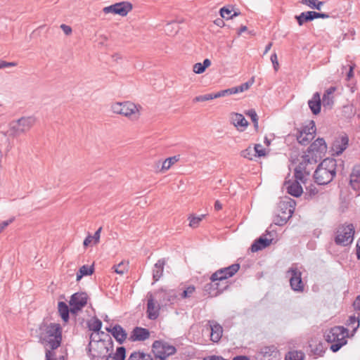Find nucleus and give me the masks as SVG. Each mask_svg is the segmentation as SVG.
<instances>
[{
  "mask_svg": "<svg viewBox=\"0 0 360 360\" xmlns=\"http://www.w3.org/2000/svg\"><path fill=\"white\" fill-rule=\"evenodd\" d=\"M239 269L240 265L238 264H233L228 267L217 270L211 276V283L205 285L204 290L210 297L217 296L228 288L226 280L237 273Z\"/></svg>",
  "mask_w": 360,
  "mask_h": 360,
  "instance_id": "1",
  "label": "nucleus"
},
{
  "mask_svg": "<svg viewBox=\"0 0 360 360\" xmlns=\"http://www.w3.org/2000/svg\"><path fill=\"white\" fill-rule=\"evenodd\" d=\"M39 340L48 345L52 350L58 349L62 342V327L59 323L42 322L39 325Z\"/></svg>",
  "mask_w": 360,
  "mask_h": 360,
  "instance_id": "2",
  "label": "nucleus"
},
{
  "mask_svg": "<svg viewBox=\"0 0 360 360\" xmlns=\"http://www.w3.org/2000/svg\"><path fill=\"white\" fill-rule=\"evenodd\" d=\"M337 167V161L335 159H324L314 172L315 182L319 185H326L331 182L336 174Z\"/></svg>",
  "mask_w": 360,
  "mask_h": 360,
  "instance_id": "3",
  "label": "nucleus"
},
{
  "mask_svg": "<svg viewBox=\"0 0 360 360\" xmlns=\"http://www.w3.org/2000/svg\"><path fill=\"white\" fill-rule=\"evenodd\" d=\"M36 120L34 117H22L9 122L8 128L6 134L8 137L16 138L21 134H25L35 124Z\"/></svg>",
  "mask_w": 360,
  "mask_h": 360,
  "instance_id": "4",
  "label": "nucleus"
},
{
  "mask_svg": "<svg viewBox=\"0 0 360 360\" xmlns=\"http://www.w3.org/2000/svg\"><path fill=\"white\" fill-rule=\"evenodd\" d=\"M347 328L343 326H335L326 333L325 338L328 342L333 343L330 346V349L336 352L347 343Z\"/></svg>",
  "mask_w": 360,
  "mask_h": 360,
  "instance_id": "5",
  "label": "nucleus"
},
{
  "mask_svg": "<svg viewBox=\"0 0 360 360\" xmlns=\"http://www.w3.org/2000/svg\"><path fill=\"white\" fill-rule=\"evenodd\" d=\"M140 105H136L129 101L117 102L113 103L111 109L114 113L120 114L129 117L131 120H138L140 116Z\"/></svg>",
  "mask_w": 360,
  "mask_h": 360,
  "instance_id": "6",
  "label": "nucleus"
},
{
  "mask_svg": "<svg viewBox=\"0 0 360 360\" xmlns=\"http://www.w3.org/2000/svg\"><path fill=\"white\" fill-rule=\"evenodd\" d=\"M354 227L352 224L341 225L337 230L335 243L342 246L350 245L354 240Z\"/></svg>",
  "mask_w": 360,
  "mask_h": 360,
  "instance_id": "7",
  "label": "nucleus"
},
{
  "mask_svg": "<svg viewBox=\"0 0 360 360\" xmlns=\"http://www.w3.org/2000/svg\"><path fill=\"white\" fill-rule=\"evenodd\" d=\"M254 358L255 360H278L280 359V353L274 345L264 346L258 349Z\"/></svg>",
  "mask_w": 360,
  "mask_h": 360,
  "instance_id": "8",
  "label": "nucleus"
},
{
  "mask_svg": "<svg viewBox=\"0 0 360 360\" xmlns=\"http://www.w3.org/2000/svg\"><path fill=\"white\" fill-rule=\"evenodd\" d=\"M88 295L86 292L74 293L70 300V312L77 314L87 304Z\"/></svg>",
  "mask_w": 360,
  "mask_h": 360,
  "instance_id": "9",
  "label": "nucleus"
},
{
  "mask_svg": "<svg viewBox=\"0 0 360 360\" xmlns=\"http://www.w3.org/2000/svg\"><path fill=\"white\" fill-rule=\"evenodd\" d=\"M290 275V285L294 291L302 292L304 283L302 280V273L297 267L292 266L287 271Z\"/></svg>",
  "mask_w": 360,
  "mask_h": 360,
  "instance_id": "10",
  "label": "nucleus"
},
{
  "mask_svg": "<svg viewBox=\"0 0 360 360\" xmlns=\"http://www.w3.org/2000/svg\"><path fill=\"white\" fill-rule=\"evenodd\" d=\"M155 296L162 305H167V303L173 304L177 298V294L174 290L160 289L155 292Z\"/></svg>",
  "mask_w": 360,
  "mask_h": 360,
  "instance_id": "11",
  "label": "nucleus"
},
{
  "mask_svg": "<svg viewBox=\"0 0 360 360\" xmlns=\"http://www.w3.org/2000/svg\"><path fill=\"white\" fill-rule=\"evenodd\" d=\"M348 142L349 139L346 134L338 136L332 144V150L337 155H340L347 148Z\"/></svg>",
  "mask_w": 360,
  "mask_h": 360,
  "instance_id": "12",
  "label": "nucleus"
},
{
  "mask_svg": "<svg viewBox=\"0 0 360 360\" xmlns=\"http://www.w3.org/2000/svg\"><path fill=\"white\" fill-rule=\"evenodd\" d=\"M349 184L352 189L360 195V165L354 166L349 176Z\"/></svg>",
  "mask_w": 360,
  "mask_h": 360,
  "instance_id": "13",
  "label": "nucleus"
},
{
  "mask_svg": "<svg viewBox=\"0 0 360 360\" xmlns=\"http://www.w3.org/2000/svg\"><path fill=\"white\" fill-rule=\"evenodd\" d=\"M295 202L292 199L280 201L278 204V215H288L287 213L290 212L291 217L295 210Z\"/></svg>",
  "mask_w": 360,
  "mask_h": 360,
  "instance_id": "14",
  "label": "nucleus"
},
{
  "mask_svg": "<svg viewBox=\"0 0 360 360\" xmlns=\"http://www.w3.org/2000/svg\"><path fill=\"white\" fill-rule=\"evenodd\" d=\"M152 359L166 360L164 344L159 340H155L152 345Z\"/></svg>",
  "mask_w": 360,
  "mask_h": 360,
  "instance_id": "15",
  "label": "nucleus"
},
{
  "mask_svg": "<svg viewBox=\"0 0 360 360\" xmlns=\"http://www.w3.org/2000/svg\"><path fill=\"white\" fill-rule=\"evenodd\" d=\"M273 238H267L265 235H262L259 238L255 240L251 245V251L252 252H258L269 245L272 243Z\"/></svg>",
  "mask_w": 360,
  "mask_h": 360,
  "instance_id": "16",
  "label": "nucleus"
},
{
  "mask_svg": "<svg viewBox=\"0 0 360 360\" xmlns=\"http://www.w3.org/2000/svg\"><path fill=\"white\" fill-rule=\"evenodd\" d=\"M150 337L148 329L141 327H135L131 333L130 339L132 341H144Z\"/></svg>",
  "mask_w": 360,
  "mask_h": 360,
  "instance_id": "17",
  "label": "nucleus"
},
{
  "mask_svg": "<svg viewBox=\"0 0 360 360\" xmlns=\"http://www.w3.org/2000/svg\"><path fill=\"white\" fill-rule=\"evenodd\" d=\"M106 330L112 333V336L120 344H122L127 338V333L118 324H116L112 329L107 328Z\"/></svg>",
  "mask_w": 360,
  "mask_h": 360,
  "instance_id": "18",
  "label": "nucleus"
},
{
  "mask_svg": "<svg viewBox=\"0 0 360 360\" xmlns=\"http://www.w3.org/2000/svg\"><path fill=\"white\" fill-rule=\"evenodd\" d=\"M231 123L237 128L241 127V131H243L248 126V122L245 120L242 114L233 112L230 115Z\"/></svg>",
  "mask_w": 360,
  "mask_h": 360,
  "instance_id": "19",
  "label": "nucleus"
},
{
  "mask_svg": "<svg viewBox=\"0 0 360 360\" xmlns=\"http://www.w3.org/2000/svg\"><path fill=\"white\" fill-rule=\"evenodd\" d=\"M286 189L288 193L294 196V197H300L302 192V187L300 185V182L297 181H293L292 182L285 181Z\"/></svg>",
  "mask_w": 360,
  "mask_h": 360,
  "instance_id": "20",
  "label": "nucleus"
},
{
  "mask_svg": "<svg viewBox=\"0 0 360 360\" xmlns=\"http://www.w3.org/2000/svg\"><path fill=\"white\" fill-rule=\"evenodd\" d=\"M210 339L214 342H217L220 340L222 333L223 328L221 325L214 321H210Z\"/></svg>",
  "mask_w": 360,
  "mask_h": 360,
  "instance_id": "21",
  "label": "nucleus"
},
{
  "mask_svg": "<svg viewBox=\"0 0 360 360\" xmlns=\"http://www.w3.org/2000/svg\"><path fill=\"white\" fill-rule=\"evenodd\" d=\"M308 105L314 115H318L320 112L321 100L319 92L314 94L312 98L308 101Z\"/></svg>",
  "mask_w": 360,
  "mask_h": 360,
  "instance_id": "22",
  "label": "nucleus"
},
{
  "mask_svg": "<svg viewBox=\"0 0 360 360\" xmlns=\"http://www.w3.org/2000/svg\"><path fill=\"white\" fill-rule=\"evenodd\" d=\"M327 149L323 139L319 138L313 142L308 148L309 152H316L319 154L324 153Z\"/></svg>",
  "mask_w": 360,
  "mask_h": 360,
  "instance_id": "23",
  "label": "nucleus"
},
{
  "mask_svg": "<svg viewBox=\"0 0 360 360\" xmlns=\"http://www.w3.org/2000/svg\"><path fill=\"white\" fill-rule=\"evenodd\" d=\"M133 8L132 4L129 1L116 3V14L126 16Z\"/></svg>",
  "mask_w": 360,
  "mask_h": 360,
  "instance_id": "24",
  "label": "nucleus"
},
{
  "mask_svg": "<svg viewBox=\"0 0 360 360\" xmlns=\"http://www.w3.org/2000/svg\"><path fill=\"white\" fill-rule=\"evenodd\" d=\"M165 263L166 261L165 259H160L155 264L153 270V278L154 281H158L162 276Z\"/></svg>",
  "mask_w": 360,
  "mask_h": 360,
  "instance_id": "25",
  "label": "nucleus"
},
{
  "mask_svg": "<svg viewBox=\"0 0 360 360\" xmlns=\"http://www.w3.org/2000/svg\"><path fill=\"white\" fill-rule=\"evenodd\" d=\"M295 18L298 25L302 26L304 23L315 19L314 11L302 12L299 15H296Z\"/></svg>",
  "mask_w": 360,
  "mask_h": 360,
  "instance_id": "26",
  "label": "nucleus"
},
{
  "mask_svg": "<svg viewBox=\"0 0 360 360\" xmlns=\"http://www.w3.org/2000/svg\"><path fill=\"white\" fill-rule=\"evenodd\" d=\"M147 313L148 319L155 320L158 317V309H155V303L152 295L148 300Z\"/></svg>",
  "mask_w": 360,
  "mask_h": 360,
  "instance_id": "27",
  "label": "nucleus"
},
{
  "mask_svg": "<svg viewBox=\"0 0 360 360\" xmlns=\"http://www.w3.org/2000/svg\"><path fill=\"white\" fill-rule=\"evenodd\" d=\"M58 311L63 321L65 323L68 322L70 312V308L68 307V304L64 302H59L58 303Z\"/></svg>",
  "mask_w": 360,
  "mask_h": 360,
  "instance_id": "28",
  "label": "nucleus"
},
{
  "mask_svg": "<svg viewBox=\"0 0 360 360\" xmlns=\"http://www.w3.org/2000/svg\"><path fill=\"white\" fill-rule=\"evenodd\" d=\"M314 137V135H312L311 132H307L306 129H302L297 136V140L300 144L307 146L310 143Z\"/></svg>",
  "mask_w": 360,
  "mask_h": 360,
  "instance_id": "29",
  "label": "nucleus"
},
{
  "mask_svg": "<svg viewBox=\"0 0 360 360\" xmlns=\"http://www.w3.org/2000/svg\"><path fill=\"white\" fill-rule=\"evenodd\" d=\"M128 360H153L150 354H146L143 352H132Z\"/></svg>",
  "mask_w": 360,
  "mask_h": 360,
  "instance_id": "30",
  "label": "nucleus"
},
{
  "mask_svg": "<svg viewBox=\"0 0 360 360\" xmlns=\"http://www.w3.org/2000/svg\"><path fill=\"white\" fill-rule=\"evenodd\" d=\"M94 273V266L83 265L77 273V281H79L84 276H89Z\"/></svg>",
  "mask_w": 360,
  "mask_h": 360,
  "instance_id": "31",
  "label": "nucleus"
},
{
  "mask_svg": "<svg viewBox=\"0 0 360 360\" xmlns=\"http://www.w3.org/2000/svg\"><path fill=\"white\" fill-rule=\"evenodd\" d=\"M178 160L179 158L177 156H172L165 159L162 163V167L160 169V172H165L168 170Z\"/></svg>",
  "mask_w": 360,
  "mask_h": 360,
  "instance_id": "32",
  "label": "nucleus"
},
{
  "mask_svg": "<svg viewBox=\"0 0 360 360\" xmlns=\"http://www.w3.org/2000/svg\"><path fill=\"white\" fill-rule=\"evenodd\" d=\"M311 163L310 157L309 155H304L302 156V161L295 167V170H300L301 172H308L306 170L307 165Z\"/></svg>",
  "mask_w": 360,
  "mask_h": 360,
  "instance_id": "33",
  "label": "nucleus"
},
{
  "mask_svg": "<svg viewBox=\"0 0 360 360\" xmlns=\"http://www.w3.org/2000/svg\"><path fill=\"white\" fill-rule=\"evenodd\" d=\"M301 3L308 6L311 8L321 10L324 1H318L317 0H302Z\"/></svg>",
  "mask_w": 360,
  "mask_h": 360,
  "instance_id": "34",
  "label": "nucleus"
},
{
  "mask_svg": "<svg viewBox=\"0 0 360 360\" xmlns=\"http://www.w3.org/2000/svg\"><path fill=\"white\" fill-rule=\"evenodd\" d=\"M304 354L302 352L292 351L289 352L285 356V360H303Z\"/></svg>",
  "mask_w": 360,
  "mask_h": 360,
  "instance_id": "35",
  "label": "nucleus"
},
{
  "mask_svg": "<svg viewBox=\"0 0 360 360\" xmlns=\"http://www.w3.org/2000/svg\"><path fill=\"white\" fill-rule=\"evenodd\" d=\"M88 327L90 330L94 332H98L102 327V322L101 320L96 318L94 320L88 322Z\"/></svg>",
  "mask_w": 360,
  "mask_h": 360,
  "instance_id": "36",
  "label": "nucleus"
},
{
  "mask_svg": "<svg viewBox=\"0 0 360 360\" xmlns=\"http://www.w3.org/2000/svg\"><path fill=\"white\" fill-rule=\"evenodd\" d=\"M205 217V214H201L200 216L191 215L188 217L189 226L192 228H196L199 226L200 222Z\"/></svg>",
  "mask_w": 360,
  "mask_h": 360,
  "instance_id": "37",
  "label": "nucleus"
},
{
  "mask_svg": "<svg viewBox=\"0 0 360 360\" xmlns=\"http://www.w3.org/2000/svg\"><path fill=\"white\" fill-rule=\"evenodd\" d=\"M126 357V349L124 347H119L117 348L116 353L114 356H112L113 360H124Z\"/></svg>",
  "mask_w": 360,
  "mask_h": 360,
  "instance_id": "38",
  "label": "nucleus"
},
{
  "mask_svg": "<svg viewBox=\"0 0 360 360\" xmlns=\"http://www.w3.org/2000/svg\"><path fill=\"white\" fill-rule=\"evenodd\" d=\"M287 214L288 215H278V214H277V216L274 219L275 224L283 226L286 224L288 220L290 218V212H288Z\"/></svg>",
  "mask_w": 360,
  "mask_h": 360,
  "instance_id": "39",
  "label": "nucleus"
},
{
  "mask_svg": "<svg viewBox=\"0 0 360 360\" xmlns=\"http://www.w3.org/2000/svg\"><path fill=\"white\" fill-rule=\"evenodd\" d=\"M240 155L246 159L250 160H252L253 158L255 157V154L254 153V150L252 147L249 146L246 149L242 150L240 152Z\"/></svg>",
  "mask_w": 360,
  "mask_h": 360,
  "instance_id": "40",
  "label": "nucleus"
},
{
  "mask_svg": "<svg viewBox=\"0 0 360 360\" xmlns=\"http://www.w3.org/2000/svg\"><path fill=\"white\" fill-rule=\"evenodd\" d=\"M309 174V172H301L300 170H295L294 176H295V179L294 181H297L299 182H302L304 184L306 181V176H308Z\"/></svg>",
  "mask_w": 360,
  "mask_h": 360,
  "instance_id": "41",
  "label": "nucleus"
},
{
  "mask_svg": "<svg viewBox=\"0 0 360 360\" xmlns=\"http://www.w3.org/2000/svg\"><path fill=\"white\" fill-rule=\"evenodd\" d=\"M216 98L214 93L207 94L205 95H200L194 98V102H203Z\"/></svg>",
  "mask_w": 360,
  "mask_h": 360,
  "instance_id": "42",
  "label": "nucleus"
},
{
  "mask_svg": "<svg viewBox=\"0 0 360 360\" xmlns=\"http://www.w3.org/2000/svg\"><path fill=\"white\" fill-rule=\"evenodd\" d=\"M347 324L353 327V332L355 333L359 326V319L355 316H351L347 321Z\"/></svg>",
  "mask_w": 360,
  "mask_h": 360,
  "instance_id": "43",
  "label": "nucleus"
},
{
  "mask_svg": "<svg viewBox=\"0 0 360 360\" xmlns=\"http://www.w3.org/2000/svg\"><path fill=\"white\" fill-rule=\"evenodd\" d=\"M232 94H236L234 91L233 87L226 89L224 90L219 91L217 93H214V96H216V98H220V97H224L227 96H230Z\"/></svg>",
  "mask_w": 360,
  "mask_h": 360,
  "instance_id": "44",
  "label": "nucleus"
},
{
  "mask_svg": "<svg viewBox=\"0 0 360 360\" xmlns=\"http://www.w3.org/2000/svg\"><path fill=\"white\" fill-rule=\"evenodd\" d=\"M113 269L117 274L122 275L127 271V264L122 262L117 265H115Z\"/></svg>",
  "mask_w": 360,
  "mask_h": 360,
  "instance_id": "45",
  "label": "nucleus"
},
{
  "mask_svg": "<svg viewBox=\"0 0 360 360\" xmlns=\"http://www.w3.org/2000/svg\"><path fill=\"white\" fill-rule=\"evenodd\" d=\"M195 290V288L193 285H189L181 292V297L182 299L191 297Z\"/></svg>",
  "mask_w": 360,
  "mask_h": 360,
  "instance_id": "46",
  "label": "nucleus"
},
{
  "mask_svg": "<svg viewBox=\"0 0 360 360\" xmlns=\"http://www.w3.org/2000/svg\"><path fill=\"white\" fill-rule=\"evenodd\" d=\"M321 102L325 108L328 107L330 108L333 104V96L323 94Z\"/></svg>",
  "mask_w": 360,
  "mask_h": 360,
  "instance_id": "47",
  "label": "nucleus"
},
{
  "mask_svg": "<svg viewBox=\"0 0 360 360\" xmlns=\"http://www.w3.org/2000/svg\"><path fill=\"white\" fill-rule=\"evenodd\" d=\"M311 351L315 355L321 356L325 352V347L322 343L319 342L311 349Z\"/></svg>",
  "mask_w": 360,
  "mask_h": 360,
  "instance_id": "48",
  "label": "nucleus"
},
{
  "mask_svg": "<svg viewBox=\"0 0 360 360\" xmlns=\"http://www.w3.org/2000/svg\"><path fill=\"white\" fill-rule=\"evenodd\" d=\"M252 84V82H248L242 84L240 86H234L233 89H234L235 94L243 92V91L248 90Z\"/></svg>",
  "mask_w": 360,
  "mask_h": 360,
  "instance_id": "49",
  "label": "nucleus"
},
{
  "mask_svg": "<svg viewBox=\"0 0 360 360\" xmlns=\"http://www.w3.org/2000/svg\"><path fill=\"white\" fill-rule=\"evenodd\" d=\"M254 153L255 154V157H263L265 156V150L262 148V146L261 144H255L254 148Z\"/></svg>",
  "mask_w": 360,
  "mask_h": 360,
  "instance_id": "50",
  "label": "nucleus"
},
{
  "mask_svg": "<svg viewBox=\"0 0 360 360\" xmlns=\"http://www.w3.org/2000/svg\"><path fill=\"white\" fill-rule=\"evenodd\" d=\"M232 9H231L229 7H223L220 9V15L222 18H224L226 20H229L228 17H230V15L232 14Z\"/></svg>",
  "mask_w": 360,
  "mask_h": 360,
  "instance_id": "51",
  "label": "nucleus"
},
{
  "mask_svg": "<svg viewBox=\"0 0 360 360\" xmlns=\"http://www.w3.org/2000/svg\"><path fill=\"white\" fill-rule=\"evenodd\" d=\"M165 347V355L166 358H167L170 355H173L176 353V348L174 346L168 345L166 344H164Z\"/></svg>",
  "mask_w": 360,
  "mask_h": 360,
  "instance_id": "52",
  "label": "nucleus"
},
{
  "mask_svg": "<svg viewBox=\"0 0 360 360\" xmlns=\"http://www.w3.org/2000/svg\"><path fill=\"white\" fill-rule=\"evenodd\" d=\"M245 114L250 117L252 122H257L258 121V116L256 113V111L254 109H250L248 110Z\"/></svg>",
  "mask_w": 360,
  "mask_h": 360,
  "instance_id": "53",
  "label": "nucleus"
},
{
  "mask_svg": "<svg viewBox=\"0 0 360 360\" xmlns=\"http://www.w3.org/2000/svg\"><path fill=\"white\" fill-rule=\"evenodd\" d=\"M193 70L196 74H201L205 72V69L200 63H197L193 65Z\"/></svg>",
  "mask_w": 360,
  "mask_h": 360,
  "instance_id": "54",
  "label": "nucleus"
},
{
  "mask_svg": "<svg viewBox=\"0 0 360 360\" xmlns=\"http://www.w3.org/2000/svg\"><path fill=\"white\" fill-rule=\"evenodd\" d=\"M17 63L15 62H6L5 60H0V69L15 67Z\"/></svg>",
  "mask_w": 360,
  "mask_h": 360,
  "instance_id": "55",
  "label": "nucleus"
},
{
  "mask_svg": "<svg viewBox=\"0 0 360 360\" xmlns=\"http://www.w3.org/2000/svg\"><path fill=\"white\" fill-rule=\"evenodd\" d=\"M271 61L273 64V66H274V69L275 71H277L278 70V68H279V64H278V58H277V55L276 53H273L271 56Z\"/></svg>",
  "mask_w": 360,
  "mask_h": 360,
  "instance_id": "56",
  "label": "nucleus"
},
{
  "mask_svg": "<svg viewBox=\"0 0 360 360\" xmlns=\"http://www.w3.org/2000/svg\"><path fill=\"white\" fill-rule=\"evenodd\" d=\"M103 11L105 13H111L116 14V4L103 8Z\"/></svg>",
  "mask_w": 360,
  "mask_h": 360,
  "instance_id": "57",
  "label": "nucleus"
},
{
  "mask_svg": "<svg viewBox=\"0 0 360 360\" xmlns=\"http://www.w3.org/2000/svg\"><path fill=\"white\" fill-rule=\"evenodd\" d=\"M102 230V228L100 227L94 234V236H91L92 240L94 241V244H97L99 242L100 239V234L101 231Z\"/></svg>",
  "mask_w": 360,
  "mask_h": 360,
  "instance_id": "58",
  "label": "nucleus"
},
{
  "mask_svg": "<svg viewBox=\"0 0 360 360\" xmlns=\"http://www.w3.org/2000/svg\"><path fill=\"white\" fill-rule=\"evenodd\" d=\"M60 28L66 35H70L72 34V30L70 26L65 24H62L60 25Z\"/></svg>",
  "mask_w": 360,
  "mask_h": 360,
  "instance_id": "59",
  "label": "nucleus"
},
{
  "mask_svg": "<svg viewBox=\"0 0 360 360\" xmlns=\"http://www.w3.org/2000/svg\"><path fill=\"white\" fill-rule=\"evenodd\" d=\"M310 124H311V126L310 127H305L303 129H306L307 132H311L312 134V135H314V134L316 132L315 123L314 121H311Z\"/></svg>",
  "mask_w": 360,
  "mask_h": 360,
  "instance_id": "60",
  "label": "nucleus"
},
{
  "mask_svg": "<svg viewBox=\"0 0 360 360\" xmlns=\"http://www.w3.org/2000/svg\"><path fill=\"white\" fill-rule=\"evenodd\" d=\"M13 221V219L4 221L0 224V233Z\"/></svg>",
  "mask_w": 360,
  "mask_h": 360,
  "instance_id": "61",
  "label": "nucleus"
},
{
  "mask_svg": "<svg viewBox=\"0 0 360 360\" xmlns=\"http://www.w3.org/2000/svg\"><path fill=\"white\" fill-rule=\"evenodd\" d=\"M353 306L355 310H360V295L355 299Z\"/></svg>",
  "mask_w": 360,
  "mask_h": 360,
  "instance_id": "62",
  "label": "nucleus"
},
{
  "mask_svg": "<svg viewBox=\"0 0 360 360\" xmlns=\"http://www.w3.org/2000/svg\"><path fill=\"white\" fill-rule=\"evenodd\" d=\"M314 14H315V19L316 18H329V15L328 13H317L316 11H314Z\"/></svg>",
  "mask_w": 360,
  "mask_h": 360,
  "instance_id": "63",
  "label": "nucleus"
},
{
  "mask_svg": "<svg viewBox=\"0 0 360 360\" xmlns=\"http://www.w3.org/2000/svg\"><path fill=\"white\" fill-rule=\"evenodd\" d=\"M214 23L218 27H222L225 25L224 20L221 18H217L214 21Z\"/></svg>",
  "mask_w": 360,
  "mask_h": 360,
  "instance_id": "64",
  "label": "nucleus"
}]
</instances>
